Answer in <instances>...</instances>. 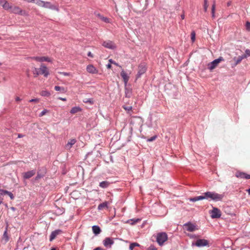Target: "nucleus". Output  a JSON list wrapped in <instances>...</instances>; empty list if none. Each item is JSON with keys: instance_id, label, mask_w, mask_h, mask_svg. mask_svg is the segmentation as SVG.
Masks as SVG:
<instances>
[{"instance_id": "9d476101", "label": "nucleus", "mask_w": 250, "mask_h": 250, "mask_svg": "<svg viewBox=\"0 0 250 250\" xmlns=\"http://www.w3.org/2000/svg\"><path fill=\"white\" fill-rule=\"evenodd\" d=\"M184 226L185 229L190 232L193 231L197 229L196 226L190 222L185 224Z\"/></svg>"}, {"instance_id": "4be33fe9", "label": "nucleus", "mask_w": 250, "mask_h": 250, "mask_svg": "<svg viewBox=\"0 0 250 250\" xmlns=\"http://www.w3.org/2000/svg\"><path fill=\"white\" fill-rule=\"evenodd\" d=\"M9 240V236L7 234V229L5 230L2 237V241L4 242V243H7Z\"/></svg>"}, {"instance_id": "774afa93", "label": "nucleus", "mask_w": 250, "mask_h": 250, "mask_svg": "<svg viewBox=\"0 0 250 250\" xmlns=\"http://www.w3.org/2000/svg\"><path fill=\"white\" fill-rule=\"evenodd\" d=\"M22 135L21 134H19L18 135V137H19V138H21V137H22Z\"/></svg>"}, {"instance_id": "338daca9", "label": "nucleus", "mask_w": 250, "mask_h": 250, "mask_svg": "<svg viewBox=\"0 0 250 250\" xmlns=\"http://www.w3.org/2000/svg\"><path fill=\"white\" fill-rule=\"evenodd\" d=\"M230 4H231V2H228V3H227V5H228V6H230Z\"/></svg>"}, {"instance_id": "ea45409f", "label": "nucleus", "mask_w": 250, "mask_h": 250, "mask_svg": "<svg viewBox=\"0 0 250 250\" xmlns=\"http://www.w3.org/2000/svg\"><path fill=\"white\" fill-rule=\"evenodd\" d=\"M197 197L198 201L206 199V196L205 195V192L203 193L202 195L198 196Z\"/></svg>"}, {"instance_id": "4468645a", "label": "nucleus", "mask_w": 250, "mask_h": 250, "mask_svg": "<svg viewBox=\"0 0 250 250\" xmlns=\"http://www.w3.org/2000/svg\"><path fill=\"white\" fill-rule=\"evenodd\" d=\"M42 7L58 11V8L56 6L52 4L51 2L48 1L45 2L43 1Z\"/></svg>"}, {"instance_id": "3c124183", "label": "nucleus", "mask_w": 250, "mask_h": 250, "mask_svg": "<svg viewBox=\"0 0 250 250\" xmlns=\"http://www.w3.org/2000/svg\"><path fill=\"white\" fill-rule=\"evenodd\" d=\"M148 250H157L154 246L151 245L149 247Z\"/></svg>"}, {"instance_id": "9b49d317", "label": "nucleus", "mask_w": 250, "mask_h": 250, "mask_svg": "<svg viewBox=\"0 0 250 250\" xmlns=\"http://www.w3.org/2000/svg\"><path fill=\"white\" fill-rule=\"evenodd\" d=\"M103 45L110 49H115L116 48V45L111 41H105L103 43Z\"/></svg>"}, {"instance_id": "09e8293b", "label": "nucleus", "mask_w": 250, "mask_h": 250, "mask_svg": "<svg viewBox=\"0 0 250 250\" xmlns=\"http://www.w3.org/2000/svg\"><path fill=\"white\" fill-rule=\"evenodd\" d=\"M47 112V110L46 109H44L43 110L40 114V116L41 117V116H42L43 115H44Z\"/></svg>"}, {"instance_id": "f704fd0d", "label": "nucleus", "mask_w": 250, "mask_h": 250, "mask_svg": "<svg viewBox=\"0 0 250 250\" xmlns=\"http://www.w3.org/2000/svg\"><path fill=\"white\" fill-rule=\"evenodd\" d=\"M83 102L85 103H89L91 104H94L93 99L92 98L85 99L83 101Z\"/></svg>"}, {"instance_id": "79ce46f5", "label": "nucleus", "mask_w": 250, "mask_h": 250, "mask_svg": "<svg viewBox=\"0 0 250 250\" xmlns=\"http://www.w3.org/2000/svg\"><path fill=\"white\" fill-rule=\"evenodd\" d=\"M8 191L2 189H0V194L1 195H4L7 194Z\"/></svg>"}, {"instance_id": "1a4fd4ad", "label": "nucleus", "mask_w": 250, "mask_h": 250, "mask_svg": "<svg viewBox=\"0 0 250 250\" xmlns=\"http://www.w3.org/2000/svg\"><path fill=\"white\" fill-rule=\"evenodd\" d=\"M103 245L106 248H110L112 246V245L114 244V241L113 238H110V237H106L104 240H103Z\"/></svg>"}, {"instance_id": "5fc2aeb1", "label": "nucleus", "mask_w": 250, "mask_h": 250, "mask_svg": "<svg viewBox=\"0 0 250 250\" xmlns=\"http://www.w3.org/2000/svg\"><path fill=\"white\" fill-rule=\"evenodd\" d=\"M245 179H250V175H249L245 173Z\"/></svg>"}, {"instance_id": "864d4df0", "label": "nucleus", "mask_w": 250, "mask_h": 250, "mask_svg": "<svg viewBox=\"0 0 250 250\" xmlns=\"http://www.w3.org/2000/svg\"><path fill=\"white\" fill-rule=\"evenodd\" d=\"M39 101L38 99H32L29 101V102H38Z\"/></svg>"}, {"instance_id": "72a5a7b5", "label": "nucleus", "mask_w": 250, "mask_h": 250, "mask_svg": "<svg viewBox=\"0 0 250 250\" xmlns=\"http://www.w3.org/2000/svg\"><path fill=\"white\" fill-rule=\"evenodd\" d=\"M215 3L214 1L212 7H211V15L212 17L214 18L215 17Z\"/></svg>"}, {"instance_id": "a878e982", "label": "nucleus", "mask_w": 250, "mask_h": 250, "mask_svg": "<svg viewBox=\"0 0 250 250\" xmlns=\"http://www.w3.org/2000/svg\"><path fill=\"white\" fill-rule=\"evenodd\" d=\"M108 207V203L107 202H103L100 204H99L98 206V210H102L104 208H107Z\"/></svg>"}, {"instance_id": "dca6fc26", "label": "nucleus", "mask_w": 250, "mask_h": 250, "mask_svg": "<svg viewBox=\"0 0 250 250\" xmlns=\"http://www.w3.org/2000/svg\"><path fill=\"white\" fill-rule=\"evenodd\" d=\"M61 232L62 230L61 229H56L54 231H53L50 235V241H53L55 238V237Z\"/></svg>"}, {"instance_id": "cd10ccee", "label": "nucleus", "mask_w": 250, "mask_h": 250, "mask_svg": "<svg viewBox=\"0 0 250 250\" xmlns=\"http://www.w3.org/2000/svg\"><path fill=\"white\" fill-rule=\"evenodd\" d=\"M96 15L102 21H104V22H105V23H109V20L107 18L103 16L100 14H97Z\"/></svg>"}, {"instance_id": "a211bd4d", "label": "nucleus", "mask_w": 250, "mask_h": 250, "mask_svg": "<svg viewBox=\"0 0 250 250\" xmlns=\"http://www.w3.org/2000/svg\"><path fill=\"white\" fill-rule=\"evenodd\" d=\"M2 6L4 10H10V11H11L12 8V5L5 0H4Z\"/></svg>"}, {"instance_id": "8fccbe9b", "label": "nucleus", "mask_w": 250, "mask_h": 250, "mask_svg": "<svg viewBox=\"0 0 250 250\" xmlns=\"http://www.w3.org/2000/svg\"><path fill=\"white\" fill-rule=\"evenodd\" d=\"M109 62L110 63H112V64H114L115 65H116V66H118V64L117 63H116L115 61H114L113 60H112V59H110L109 60Z\"/></svg>"}, {"instance_id": "bb28decb", "label": "nucleus", "mask_w": 250, "mask_h": 250, "mask_svg": "<svg viewBox=\"0 0 250 250\" xmlns=\"http://www.w3.org/2000/svg\"><path fill=\"white\" fill-rule=\"evenodd\" d=\"M54 89L57 91H60L61 92V93H65L66 92V90L63 87H62V86H55L54 87Z\"/></svg>"}, {"instance_id": "f3484780", "label": "nucleus", "mask_w": 250, "mask_h": 250, "mask_svg": "<svg viewBox=\"0 0 250 250\" xmlns=\"http://www.w3.org/2000/svg\"><path fill=\"white\" fill-rule=\"evenodd\" d=\"M77 141L76 139H70L67 143L65 145V147L66 149H70L76 143Z\"/></svg>"}, {"instance_id": "69168bd1", "label": "nucleus", "mask_w": 250, "mask_h": 250, "mask_svg": "<svg viewBox=\"0 0 250 250\" xmlns=\"http://www.w3.org/2000/svg\"><path fill=\"white\" fill-rule=\"evenodd\" d=\"M11 209L13 211H15L16 210V208L14 207H11Z\"/></svg>"}, {"instance_id": "e433bc0d", "label": "nucleus", "mask_w": 250, "mask_h": 250, "mask_svg": "<svg viewBox=\"0 0 250 250\" xmlns=\"http://www.w3.org/2000/svg\"><path fill=\"white\" fill-rule=\"evenodd\" d=\"M236 177L238 178L245 179V173L244 172H238L236 174Z\"/></svg>"}, {"instance_id": "2f4dec72", "label": "nucleus", "mask_w": 250, "mask_h": 250, "mask_svg": "<svg viewBox=\"0 0 250 250\" xmlns=\"http://www.w3.org/2000/svg\"><path fill=\"white\" fill-rule=\"evenodd\" d=\"M39 69H38L37 68H34V70L33 71V74L34 75V77H36L39 75L40 74V71H39Z\"/></svg>"}, {"instance_id": "a18cd8bd", "label": "nucleus", "mask_w": 250, "mask_h": 250, "mask_svg": "<svg viewBox=\"0 0 250 250\" xmlns=\"http://www.w3.org/2000/svg\"><path fill=\"white\" fill-rule=\"evenodd\" d=\"M243 56H246V58L247 56H250V50L249 49H246L245 51V54Z\"/></svg>"}, {"instance_id": "680f3d73", "label": "nucleus", "mask_w": 250, "mask_h": 250, "mask_svg": "<svg viewBox=\"0 0 250 250\" xmlns=\"http://www.w3.org/2000/svg\"><path fill=\"white\" fill-rule=\"evenodd\" d=\"M181 18L182 20H184L185 19V15L184 14H182L181 15Z\"/></svg>"}, {"instance_id": "b1692460", "label": "nucleus", "mask_w": 250, "mask_h": 250, "mask_svg": "<svg viewBox=\"0 0 250 250\" xmlns=\"http://www.w3.org/2000/svg\"><path fill=\"white\" fill-rule=\"evenodd\" d=\"M82 109L79 106H74L72 107L70 111L71 114H75L79 111H81Z\"/></svg>"}, {"instance_id": "052dcab7", "label": "nucleus", "mask_w": 250, "mask_h": 250, "mask_svg": "<svg viewBox=\"0 0 250 250\" xmlns=\"http://www.w3.org/2000/svg\"><path fill=\"white\" fill-rule=\"evenodd\" d=\"M16 101L17 102L21 101V99H20V97H16Z\"/></svg>"}, {"instance_id": "7ed1b4c3", "label": "nucleus", "mask_w": 250, "mask_h": 250, "mask_svg": "<svg viewBox=\"0 0 250 250\" xmlns=\"http://www.w3.org/2000/svg\"><path fill=\"white\" fill-rule=\"evenodd\" d=\"M224 60V59L222 57H220L218 59H215L208 64V68L210 71H212L217 66L220 62L223 61Z\"/></svg>"}, {"instance_id": "c9c22d12", "label": "nucleus", "mask_w": 250, "mask_h": 250, "mask_svg": "<svg viewBox=\"0 0 250 250\" xmlns=\"http://www.w3.org/2000/svg\"><path fill=\"white\" fill-rule=\"evenodd\" d=\"M208 0H204V10L205 12L207 11L208 8Z\"/></svg>"}, {"instance_id": "423d86ee", "label": "nucleus", "mask_w": 250, "mask_h": 250, "mask_svg": "<svg viewBox=\"0 0 250 250\" xmlns=\"http://www.w3.org/2000/svg\"><path fill=\"white\" fill-rule=\"evenodd\" d=\"M192 245H195L198 247H202L207 246L209 247L208 241L204 239H198L195 243H193Z\"/></svg>"}, {"instance_id": "0e129e2a", "label": "nucleus", "mask_w": 250, "mask_h": 250, "mask_svg": "<svg viewBox=\"0 0 250 250\" xmlns=\"http://www.w3.org/2000/svg\"><path fill=\"white\" fill-rule=\"evenodd\" d=\"M246 191L248 192L249 194H250V188L249 189H247Z\"/></svg>"}, {"instance_id": "c756f323", "label": "nucleus", "mask_w": 250, "mask_h": 250, "mask_svg": "<svg viewBox=\"0 0 250 250\" xmlns=\"http://www.w3.org/2000/svg\"><path fill=\"white\" fill-rule=\"evenodd\" d=\"M32 2L35 3L38 5L42 7V5L43 3V1L41 0H32Z\"/></svg>"}, {"instance_id": "f257e3e1", "label": "nucleus", "mask_w": 250, "mask_h": 250, "mask_svg": "<svg viewBox=\"0 0 250 250\" xmlns=\"http://www.w3.org/2000/svg\"><path fill=\"white\" fill-rule=\"evenodd\" d=\"M205 195L206 199H210L215 202L222 201L224 196L223 194H219L214 191H207L205 192Z\"/></svg>"}, {"instance_id": "6e6552de", "label": "nucleus", "mask_w": 250, "mask_h": 250, "mask_svg": "<svg viewBox=\"0 0 250 250\" xmlns=\"http://www.w3.org/2000/svg\"><path fill=\"white\" fill-rule=\"evenodd\" d=\"M39 70L40 71V74L43 75L45 77H47L49 75L47 67L43 63L41 64Z\"/></svg>"}, {"instance_id": "4d7b16f0", "label": "nucleus", "mask_w": 250, "mask_h": 250, "mask_svg": "<svg viewBox=\"0 0 250 250\" xmlns=\"http://www.w3.org/2000/svg\"><path fill=\"white\" fill-rule=\"evenodd\" d=\"M58 99L63 101H65L66 100V99L65 98L59 97Z\"/></svg>"}, {"instance_id": "0eeeda50", "label": "nucleus", "mask_w": 250, "mask_h": 250, "mask_svg": "<svg viewBox=\"0 0 250 250\" xmlns=\"http://www.w3.org/2000/svg\"><path fill=\"white\" fill-rule=\"evenodd\" d=\"M146 70V67L145 63H141L138 66V71L136 75V79H138L144 74Z\"/></svg>"}, {"instance_id": "c85d7f7f", "label": "nucleus", "mask_w": 250, "mask_h": 250, "mask_svg": "<svg viewBox=\"0 0 250 250\" xmlns=\"http://www.w3.org/2000/svg\"><path fill=\"white\" fill-rule=\"evenodd\" d=\"M245 58H246V56L242 55L241 56H239L236 60L235 59V65H237V64L240 63L242 61V60Z\"/></svg>"}, {"instance_id": "49530a36", "label": "nucleus", "mask_w": 250, "mask_h": 250, "mask_svg": "<svg viewBox=\"0 0 250 250\" xmlns=\"http://www.w3.org/2000/svg\"><path fill=\"white\" fill-rule=\"evenodd\" d=\"M156 137H157L156 136H154L151 137V138L148 139L147 141V142H152L155 140Z\"/></svg>"}, {"instance_id": "6e6d98bb", "label": "nucleus", "mask_w": 250, "mask_h": 250, "mask_svg": "<svg viewBox=\"0 0 250 250\" xmlns=\"http://www.w3.org/2000/svg\"><path fill=\"white\" fill-rule=\"evenodd\" d=\"M87 56L88 57H91V58H93V55L92 54V53L91 52H88Z\"/></svg>"}, {"instance_id": "4c0bfd02", "label": "nucleus", "mask_w": 250, "mask_h": 250, "mask_svg": "<svg viewBox=\"0 0 250 250\" xmlns=\"http://www.w3.org/2000/svg\"><path fill=\"white\" fill-rule=\"evenodd\" d=\"M123 107L124 108V109L129 112L130 111H131L132 110V107L131 106H125V105H124L123 106Z\"/></svg>"}, {"instance_id": "13d9d810", "label": "nucleus", "mask_w": 250, "mask_h": 250, "mask_svg": "<svg viewBox=\"0 0 250 250\" xmlns=\"http://www.w3.org/2000/svg\"><path fill=\"white\" fill-rule=\"evenodd\" d=\"M93 250H104L101 247H97L94 249Z\"/></svg>"}, {"instance_id": "603ef678", "label": "nucleus", "mask_w": 250, "mask_h": 250, "mask_svg": "<svg viewBox=\"0 0 250 250\" xmlns=\"http://www.w3.org/2000/svg\"><path fill=\"white\" fill-rule=\"evenodd\" d=\"M60 73L65 76H68L70 75V73H68V72H60Z\"/></svg>"}, {"instance_id": "393cba45", "label": "nucleus", "mask_w": 250, "mask_h": 250, "mask_svg": "<svg viewBox=\"0 0 250 250\" xmlns=\"http://www.w3.org/2000/svg\"><path fill=\"white\" fill-rule=\"evenodd\" d=\"M125 96L127 98H130L132 95V90L131 89L125 86Z\"/></svg>"}, {"instance_id": "20e7f679", "label": "nucleus", "mask_w": 250, "mask_h": 250, "mask_svg": "<svg viewBox=\"0 0 250 250\" xmlns=\"http://www.w3.org/2000/svg\"><path fill=\"white\" fill-rule=\"evenodd\" d=\"M10 12L14 13L15 14L19 15H22V16H27L28 14L24 10H22L21 9V8H20L19 6H12V8H11V10Z\"/></svg>"}, {"instance_id": "58836bf2", "label": "nucleus", "mask_w": 250, "mask_h": 250, "mask_svg": "<svg viewBox=\"0 0 250 250\" xmlns=\"http://www.w3.org/2000/svg\"><path fill=\"white\" fill-rule=\"evenodd\" d=\"M140 221H141V219H131V220H130V221L131 222V224L134 225Z\"/></svg>"}, {"instance_id": "ddd939ff", "label": "nucleus", "mask_w": 250, "mask_h": 250, "mask_svg": "<svg viewBox=\"0 0 250 250\" xmlns=\"http://www.w3.org/2000/svg\"><path fill=\"white\" fill-rule=\"evenodd\" d=\"M32 59L35 60L39 62H51V60L47 57H32Z\"/></svg>"}, {"instance_id": "473e14b6", "label": "nucleus", "mask_w": 250, "mask_h": 250, "mask_svg": "<svg viewBox=\"0 0 250 250\" xmlns=\"http://www.w3.org/2000/svg\"><path fill=\"white\" fill-rule=\"evenodd\" d=\"M140 245L137 243H132L130 244L129 249V250H133L135 247H138Z\"/></svg>"}, {"instance_id": "2eb2a0df", "label": "nucleus", "mask_w": 250, "mask_h": 250, "mask_svg": "<svg viewBox=\"0 0 250 250\" xmlns=\"http://www.w3.org/2000/svg\"><path fill=\"white\" fill-rule=\"evenodd\" d=\"M121 76L123 79V81L125 83V86H126L127 82L129 80V77L127 74L125 72V71L123 70L121 72Z\"/></svg>"}, {"instance_id": "c03bdc74", "label": "nucleus", "mask_w": 250, "mask_h": 250, "mask_svg": "<svg viewBox=\"0 0 250 250\" xmlns=\"http://www.w3.org/2000/svg\"><path fill=\"white\" fill-rule=\"evenodd\" d=\"M246 28L248 31L250 30V22L247 21L246 24Z\"/></svg>"}, {"instance_id": "bf43d9fd", "label": "nucleus", "mask_w": 250, "mask_h": 250, "mask_svg": "<svg viewBox=\"0 0 250 250\" xmlns=\"http://www.w3.org/2000/svg\"><path fill=\"white\" fill-rule=\"evenodd\" d=\"M106 67L108 69H110L111 68V65L110 63H108L107 65H106Z\"/></svg>"}, {"instance_id": "e2e57ef3", "label": "nucleus", "mask_w": 250, "mask_h": 250, "mask_svg": "<svg viewBox=\"0 0 250 250\" xmlns=\"http://www.w3.org/2000/svg\"><path fill=\"white\" fill-rule=\"evenodd\" d=\"M3 2H4V0H0V5H2Z\"/></svg>"}, {"instance_id": "f03ea898", "label": "nucleus", "mask_w": 250, "mask_h": 250, "mask_svg": "<svg viewBox=\"0 0 250 250\" xmlns=\"http://www.w3.org/2000/svg\"><path fill=\"white\" fill-rule=\"evenodd\" d=\"M167 239V235L166 232H160L157 234L156 241L160 246H162Z\"/></svg>"}, {"instance_id": "a19ab883", "label": "nucleus", "mask_w": 250, "mask_h": 250, "mask_svg": "<svg viewBox=\"0 0 250 250\" xmlns=\"http://www.w3.org/2000/svg\"><path fill=\"white\" fill-rule=\"evenodd\" d=\"M6 194L8 195L10 197V199L11 200H13L14 199V195L13 194V193L12 192H11L10 191H8V192H7Z\"/></svg>"}, {"instance_id": "7c9ffc66", "label": "nucleus", "mask_w": 250, "mask_h": 250, "mask_svg": "<svg viewBox=\"0 0 250 250\" xmlns=\"http://www.w3.org/2000/svg\"><path fill=\"white\" fill-rule=\"evenodd\" d=\"M41 95L43 97H49L50 95V93L47 90H42L41 92Z\"/></svg>"}, {"instance_id": "6ab92c4d", "label": "nucleus", "mask_w": 250, "mask_h": 250, "mask_svg": "<svg viewBox=\"0 0 250 250\" xmlns=\"http://www.w3.org/2000/svg\"><path fill=\"white\" fill-rule=\"evenodd\" d=\"M86 70L92 74H95L97 72L96 68L92 64H89L87 66Z\"/></svg>"}, {"instance_id": "37998d69", "label": "nucleus", "mask_w": 250, "mask_h": 250, "mask_svg": "<svg viewBox=\"0 0 250 250\" xmlns=\"http://www.w3.org/2000/svg\"><path fill=\"white\" fill-rule=\"evenodd\" d=\"M188 200L192 202H195L198 201L197 196L193 198H190L188 199Z\"/></svg>"}, {"instance_id": "39448f33", "label": "nucleus", "mask_w": 250, "mask_h": 250, "mask_svg": "<svg viewBox=\"0 0 250 250\" xmlns=\"http://www.w3.org/2000/svg\"><path fill=\"white\" fill-rule=\"evenodd\" d=\"M212 210L210 211V216L212 218H219L221 216V212L217 208L213 207Z\"/></svg>"}, {"instance_id": "f8f14e48", "label": "nucleus", "mask_w": 250, "mask_h": 250, "mask_svg": "<svg viewBox=\"0 0 250 250\" xmlns=\"http://www.w3.org/2000/svg\"><path fill=\"white\" fill-rule=\"evenodd\" d=\"M36 173V170H30L22 173L23 179H28L33 176Z\"/></svg>"}, {"instance_id": "aec40b11", "label": "nucleus", "mask_w": 250, "mask_h": 250, "mask_svg": "<svg viewBox=\"0 0 250 250\" xmlns=\"http://www.w3.org/2000/svg\"><path fill=\"white\" fill-rule=\"evenodd\" d=\"M92 231L93 233L95 235H97L99 234L101 232V229L99 227V226L97 225H94L92 227Z\"/></svg>"}, {"instance_id": "de8ad7c7", "label": "nucleus", "mask_w": 250, "mask_h": 250, "mask_svg": "<svg viewBox=\"0 0 250 250\" xmlns=\"http://www.w3.org/2000/svg\"><path fill=\"white\" fill-rule=\"evenodd\" d=\"M191 40L192 42H194L195 41V33L194 32H192L191 34Z\"/></svg>"}, {"instance_id": "5701e85b", "label": "nucleus", "mask_w": 250, "mask_h": 250, "mask_svg": "<svg viewBox=\"0 0 250 250\" xmlns=\"http://www.w3.org/2000/svg\"><path fill=\"white\" fill-rule=\"evenodd\" d=\"M45 174L44 171L41 172V170H38L37 175L35 178V180H38L39 179L44 177Z\"/></svg>"}, {"instance_id": "412c9836", "label": "nucleus", "mask_w": 250, "mask_h": 250, "mask_svg": "<svg viewBox=\"0 0 250 250\" xmlns=\"http://www.w3.org/2000/svg\"><path fill=\"white\" fill-rule=\"evenodd\" d=\"M110 184V183L109 182L104 181L100 183L99 186L102 188H107Z\"/></svg>"}]
</instances>
